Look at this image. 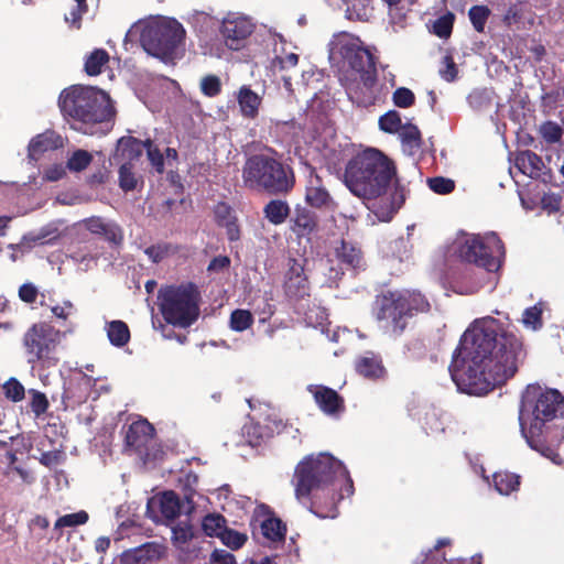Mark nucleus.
<instances>
[{
    "instance_id": "c85d7f7f",
    "label": "nucleus",
    "mask_w": 564,
    "mask_h": 564,
    "mask_svg": "<svg viewBox=\"0 0 564 564\" xmlns=\"http://www.w3.org/2000/svg\"><path fill=\"white\" fill-rule=\"evenodd\" d=\"M107 336L115 346L122 347L130 339V332L122 321H112L107 325Z\"/></svg>"
},
{
    "instance_id": "bb28decb",
    "label": "nucleus",
    "mask_w": 564,
    "mask_h": 564,
    "mask_svg": "<svg viewBox=\"0 0 564 564\" xmlns=\"http://www.w3.org/2000/svg\"><path fill=\"white\" fill-rule=\"evenodd\" d=\"M337 258L351 268H359L362 263L361 251L352 243L341 241L340 246L336 248Z\"/></svg>"
},
{
    "instance_id": "6e6d98bb",
    "label": "nucleus",
    "mask_w": 564,
    "mask_h": 564,
    "mask_svg": "<svg viewBox=\"0 0 564 564\" xmlns=\"http://www.w3.org/2000/svg\"><path fill=\"white\" fill-rule=\"evenodd\" d=\"M299 63V56L295 53H288L284 56H278L274 59V66L280 69L294 68Z\"/></svg>"
},
{
    "instance_id": "f704fd0d",
    "label": "nucleus",
    "mask_w": 564,
    "mask_h": 564,
    "mask_svg": "<svg viewBox=\"0 0 564 564\" xmlns=\"http://www.w3.org/2000/svg\"><path fill=\"white\" fill-rule=\"evenodd\" d=\"M138 178L130 162L122 163L119 167V185L123 191H132L137 187Z\"/></svg>"
},
{
    "instance_id": "ea45409f",
    "label": "nucleus",
    "mask_w": 564,
    "mask_h": 564,
    "mask_svg": "<svg viewBox=\"0 0 564 564\" xmlns=\"http://www.w3.org/2000/svg\"><path fill=\"white\" fill-rule=\"evenodd\" d=\"M93 156L85 150L75 151L72 156L67 161V166L69 170L79 172L85 170L91 162Z\"/></svg>"
},
{
    "instance_id": "2eb2a0df",
    "label": "nucleus",
    "mask_w": 564,
    "mask_h": 564,
    "mask_svg": "<svg viewBox=\"0 0 564 564\" xmlns=\"http://www.w3.org/2000/svg\"><path fill=\"white\" fill-rule=\"evenodd\" d=\"M405 297L400 292H389L384 294L380 302V311L378 317L380 319L391 321L394 329L401 332L404 326L400 324V319L408 315L405 308Z\"/></svg>"
},
{
    "instance_id": "a878e982",
    "label": "nucleus",
    "mask_w": 564,
    "mask_h": 564,
    "mask_svg": "<svg viewBox=\"0 0 564 564\" xmlns=\"http://www.w3.org/2000/svg\"><path fill=\"white\" fill-rule=\"evenodd\" d=\"M159 508L166 520H173L181 513V501L173 491H165L159 498Z\"/></svg>"
},
{
    "instance_id": "0e129e2a",
    "label": "nucleus",
    "mask_w": 564,
    "mask_h": 564,
    "mask_svg": "<svg viewBox=\"0 0 564 564\" xmlns=\"http://www.w3.org/2000/svg\"><path fill=\"white\" fill-rule=\"evenodd\" d=\"M166 248L162 246H152L145 249V253L153 262L161 261L166 256Z\"/></svg>"
},
{
    "instance_id": "1a4fd4ad",
    "label": "nucleus",
    "mask_w": 564,
    "mask_h": 564,
    "mask_svg": "<svg viewBox=\"0 0 564 564\" xmlns=\"http://www.w3.org/2000/svg\"><path fill=\"white\" fill-rule=\"evenodd\" d=\"M160 311L164 319L177 327H188L199 315V292L192 284L171 285L160 290Z\"/></svg>"
},
{
    "instance_id": "e2e57ef3",
    "label": "nucleus",
    "mask_w": 564,
    "mask_h": 564,
    "mask_svg": "<svg viewBox=\"0 0 564 564\" xmlns=\"http://www.w3.org/2000/svg\"><path fill=\"white\" fill-rule=\"evenodd\" d=\"M230 263V260L226 256H219L214 258L207 267L209 272H219L226 269Z\"/></svg>"
},
{
    "instance_id": "a19ab883",
    "label": "nucleus",
    "mask_w": 564,
    "mask_h": 564,
    "mask_svg": "<svg viewBox=\"0 0 564 564\" xmlns=\"http://www.w3.org/2000/svg\"><path fill=\"white\" fill-rule=\"evenodd\" d=\"M490 10L486 6H474L469 9V19L478 32H482Z\"/></svg>"
},
{
    "instance_id": "c756f323",
    "label": "nucleus",
    "mask_w": 564,
    "mask_h": 564,
    "mask_svg": "<svg viewBox=\"0 0 564 564\" xmlns=\"http://www.w3.org/2000/svg\"><path fill=\"white\" fill-rule=\"evenodd\" d=\"M109 62V54L101 48H96L86 58L85 72L89 76H97L102 72V67Z\"/></svg>"
},
{
    "instance_id": "4c0bfd02",
    "label": "nucleus",
    "mask_w": 564,
    "mask_h": 564,
    "mask_svg": "<svg viewBox=\"0 0 564 564\" xmlns=\"http://www.w3.org/2000/svg\"><path fill=\"white\" fill-rule=\"evenodd\" d=\"M403 297H405V308L408 314H411L412 311L415 312H425L429 310V302L420 294L415 292H403L401 293Z\"/></svg>"
},
{
    "instance_id": "393cba45",
    "label": "nucleus",
    "mask_w": 564,
    "mask_h": 564,
    "mask_svg": "<svg viewBox=\"0 0 564 564\" xmlns=\"http://www.w3.org/2000/svg\"><path fill=\"white\" fill-rule=\"evenodd\" d=\"M240 110L245 117L254 118L261 104V98L250 88L243 86L238 94Z\"/></svg>"
},
{
    "instance_id": "f03ea898",
    "label": "nucleus",
    "mask_w": 564,
    "mask_h": 564,
    "mask_svg": "<svg viewBox=\"0 0 564 564\" xmlns=\"http://www.w3.org/2000/svg\"><path fill=\"white\" fill-rule=\"evenodd\" d=\"M395 176L393 162L376 149L356 154L346 165L344 182L349 191L364 200L380 199L371 209L380 221H389L400 208L402 197L391 189Z\"/></svg>"
},
{
    "instance_id": "4be33fe9",
    "label": "nucleus",
    "mask_w": 564,
    "mask_h": 564,
    "mask_svg": "<svg viewBox=\"0 0 564 564\" xmlns=\"http://www.w3.org/2000/svg\"><path fill=\"white\" fill-rule=\"evenodd\" d=\"M82 225L91 234L105 236L108 240L113 242H118L122 238L118 227L105 224L99 217L85 219Z\"/></svg>"
},
{
    "instance_id": "423d86ee",
    "label": "nucleus",
    "mask_w": 564,
    "mask_h": 564,
    "mask_svg": "<svg viewBox=\"0 0 564 564\" xmlns=\"http://www.w3.org/2000/svg\"><path fill=\"white\" fill-rule=\"evenodd\" d=\"M58 104L65 116L83 123L102 122L113 113L109 96L90 86L74 85L64 89Z\"/></svg>"
},
{
    "instance_id": "5fc2aeb1",
    "label": "nucleus",
    "mask_w": 564,
    "mask_h": 564,
    "mask_svg": "<svg viewBox=\"0 0 564 564\" xmlns=\"http://www.w3.org/2000/svg\"><path fill=\"white\" fill-rule=\"evenodd\" d=\"M440 75L446 82H453L457 77V68L451 56L443 58V67L440 69Z\"/></svg>"
},
{
    "instance_id": "412c9836",
    "label": "nucleus",
    "mask_w": 564,
    "mask_h": 564,
    "mask_svg": "<svg viewBox=\"0 0 564 564\" xmlns=\"http://www.w3.org/2000/svg\"><path fill=\"white\" fill-rule=\"evenodd\" d=\"M284 286L285 291L292 296H297L305 291L306 278L303 265L296 260H291L289 263Z\"/></svg>"
},
{
    "instance_id": "20e7f679",
    "label": "nucleus",
    "mask_w": 564,
    "mask_h": 564,
    "mask_svg": "<svg viewBox=\"0 0 564 564\" xmlns=\"http://www.w3.org/2000/svg\"><path fill=\"white\" fill-rule=\"evenodd\" d=\"M329 58L347 73L348 88L370 90L377 79L372 55L361 46L359 39L343 33L330 43Z\"/></svg>"
},
{
    "instance_id": "6ab92c4d",
    "label": "nucleus",
    "mask_w": 564,
    "mask_h": 564,
    "mask_svg": "<svg viewBox=\"0 0 564 564\" xmlns=\"http://www.w3.org/2000/svg\"><path fill=\"white\" fill-rule=\"evenodd\" d=\"M63 145V140L54 131H45L33 138L29 144V156L37 160L44 152L55 150Z\"/></svg>"
},
{
    "instance_id": "9d476101",
    "label": "nucleus",
    "mask_w": 564,
    "mask_h": 564,
    "mask_svg": "<svg viewBox=\"0 0 564 564\" xmlns=\"http://www.w3.org/2000/svg\"><path fill=\"white\" fill-rule=\"evenodd\" d=\"M454 246L455 251L465 261L473 262L488 272H495L500 268L503 246L494 234L485 238L466 235L457 238Z\"/></svg>"
},
{
    "instance_id": "4468645a",
    "label": "nucleus",
    "mask_w": 564,
    "mask_h": 564,
    "mask_svg": "<svg viewBox=\"0 0 564 564\" xmlns=\"http://www.w3.org/2000/svg\"><path fill=\"white\" fill-rule=\"evenodd\" d=\"M172 543L178 551L181 561L188 562L197 557L198 547L194 543L195 532L187 522H180L172 527Z\"/></svg>"
},
{
    "instance_id": "aec40b11",
    "label": "nucleus",
    "mask_w": 564,
    "mask_h": 564,
    "mask_svg": "<svg viewBox=\"0 0 564 564\" xmlns=\"http://www.w3.org/2000/svg\"><path fill=\"white\" fill-rule=\"evenodd\" d=\"M143 148H145V142L132 137H123L118 141L113 160L118 162L128 160L131 163L141 156Z\"/></svg>"
},
{
    "instance_id": "5701e85b",
    "label": "nucleus",
    "mask_w": 564,
    "mask_h": 564,
    "mask_svg": "<svg viewBox=\"0 0 564 564\" xmlns=\"http://www.w3.org/2000/svg\"><path fill=\"white\" fill-rule=\"evenodd\" d=\"M542 160L531 151L520 152L516 156V166L524 175L530 177L538 176L542 169Z\"/></svg>"
},
{
    "instance_id": "c9c22d12",
    "label": "nucleus",
    "mask_w": 564,
    "mask_h": 564,
    "mask_svg": "<svg viewBox=\"0 0 564 564\" xmlns=\"http://www.w3.org/2000/svg\"><path fill=\"white\" fill-rule=\"evenodd\" d=\"M542 304L539 303L532 307L527 308L522 315V323L527 328L536 330L542 326Z\"/></svg>"
},
{
    "instance_id": "69168bd1",
    "label": "nucleus",
    "mask_w": 564,
    "mask_h": 564,
    "mask_svg": "<svg viewBox=\"0 0 564 564\" xmlns=\"http://www.w3.org/2000/svg\"><path fill=\"white\" fill-rule=\"evenodd\" d=\"M61 454L57 452H47L42 454L40 462L47 467H55L59 464Z\"/></svg>"
},
{
    "instance_id": "ddd939ff",
    "label": "nucleus",
    "mask_w": 564,
    "mask_h": 564,
    "mask_svg": "<svg viewBox=\"0 0 564 564\" xmlns=\"http://www.w3.org/2000/svg\"><path fill=\"white\" fill-rule=\"evenodd\" d=\"M154 427L147 420H138L129 426L126 434L127 447L140 457L149 456V446L153 442Z\"/></svg>"
},
{
    "instance_id": "13d9d810",
    "label": "nucleus",
    "mask_w": 564,
    "mask_h": 564,
    "mask_svg": "<svg viewBox=\"0 0 564 564\" xmlns=\"http://www.w3.org/2000/svg\"><path fill=\"white\" fill-rule=\"evenodd\" d=\"M210 564H236L232 554L225 550H216L210 555Z\"/></svg>"
},
{
    "instance_id": "052dcab7",
    "label": "nucleus",
    "mask_w": 564,
    "mask_h": 564,
    "mask_svg": "<svg viewBox=\"0 0 564 564\" xmlns=\"http://www.w3.org/2000/svg\"><path fill=\"white\" fill-rule=\"evenodd\" d=\"M541 205L549 213L556 212L560 208V197L555 194H544L541 198Z\"/></svg>"
},
{
    "instance_id": "0eeeda50",
    "label": "nucleus",
    "mask_w": 564,
    "mask_h": 564,
    "mask_svg": "<svg viewBox=\"0 0 564 564\" xmlns=\"http://www.w3.org/2000/svg\"><path fill=\"white\" fill-rule=\"evenodd\" d=\"M242 181L251 189H263L271 194L288 192L294 185L292 172L265 155H253L247 160L242 169Z\"/></svg>"
},
{
    "instance_id": "49530a36",
    "label": "nucleus",
    "mask_w": 564,
    "mask_h": 564,
    "mask_svg": "<svg viewBox=\"0 0 564 564\" xmlns=\"http://www.w3.org/2000/svg\"><path fill=\"white\" fill-rule=\"evenodd\" d=\"M219 539L224 544L231 549H239L247 541V536L242 533H239L235 530H228L225 528Z\"/></svg>"
},
{
    "instance_id": "4d7b16f0",
    "label": "nucleus",
    "mask_w": 564,
    "mask_h": 564,
    "mask_svg": "<svg viewBox=\"0 0 564 564\" xmlns=\"http://www.w3.org/2000/svg\"><path fill=\"white\" fill-rule=\"evenodd\" d=\"M214 213H215V217H216L217 221L219 223V225H223V226L230 225L231 209L227 204H225V203L217 204Z\"/></svg>"
},
{
    "instance_id": "f3484780",
    "label": "nucleus",
    "mask_w": 564,
    "mask_h": 564,
    "mask_svg": "<svg viewBox=\"0 0 564 564\" xmlns=\"http://www.w3.org/2000/svg\"><path fill=\"white\" fill-rule=\"evenodd\" d=\"M307 390L324 413L335 415L343 412L344 400L335 390L322 384H311Z\"/></svg>"
},
{
    "instance_id": "3c124183",
    "label": "nucleus",
    "mask_w": 564,
    "mask_h": 564,
    "mask_svg": "<svg viewBox=\"0 0 564 564\" xmlns=\"http://www.w3.org/2000/svg\"><path fill=\"white\" fill-rule=\"evenodd\" d=\"M430 188L437 194H448L454 187V181L445 177H433L429 180Z\"/></svg>"
},
{
    "instance_id": "de8ad7c7",
    "label": "nucleus",
    "mask_w": 564,
    "mask_h": 564,
    "mask_svg": "<svg viewBox=\"0 0 564 564\" xmlns=\"http://www.w3.org/2000/svg\"><path fill=\"white\" fill-rule=\"evenodd\" d=\"M145 148L148 158L152 164V166L156 170L158 173L164 172V156L160 152V150L155 147H153L151 140L145 141Z\"/></svg>"
},
{
    "instance_id": "603ef678",
    "label": "nucleus",
    "mask_w": 564,
    "mask_h": 564,
    "mask_svg": "<svg viewBox=\"0 0 564 564\" xmlns=\"http://www.w3.org/2000/svg\"><path fill=\"white\" fill-rule=\"evenodd\" d=\"M414 101L413 93L408 88H399L393 94V102L401 108L410 107Z\"/></svg>"
},
{
    "instance_id": "c03bdc74",
    "label": "nucleus",
    "mask_w": 564,
    "mask_h": 564,
    "mask_svg": "<svg viewBox=\"0 0 564 564\" xmlns=\"http://www.w3.org/2000/svg\"><path fill=\"white\" fill-rule=\"evenodd\" d=\"M3 390H4L6 397L13 402H19L24 399L25 389L21 384V382L14 378L9 379L3 384Z\"/></svg>"
},
{
    "instance_id": "2f4dec72",
    "label": "nucleus",
    "mask_w": 564,
    "mask_h": 564,
    "mask_svg": "<svg viewBox=\"0 0 564 564\" xmlns=\"http://www.w3.org/2000/svg\"><path fill=\"white\" fill-rule=\"evenodd\" d=\"M494 484L499 494L509 495L518 489L519 476L507 471L496 473L494 475Z\"/></svg>"
},
{
    "instance_id": "7c9ffc66",
    "label": "nucleus",
    "mask_w": 564,
    "mask_h": 564,
    "mask_svg": "<svg viewBox=\"0 0 564 564\" xmlns=\"http://www.w3.org/2000/svg\"><path fill=\"white\" fill-rule=\"evenodd\" d=\"M290 207L283 200H271L264 207L265 217L274 225L282 224L289 216Z\"/></svg>"
},
{
    "instance_id": "b1692460",
    "label": "nucleus",
    "mask_w": 564,
    "mask_h": 564,
    "mask_svg": "<svg viewBox=\"0 0 564 564\" xmlns=\"http://www.w3.org/2000/svg\"><path fill=\"white\" fill-rule=\"evenodd\" d=\"M293 221L299 236L310 235L317 228V216L306 208H297Z\"/></svg>"
},
{
    "instance_id": "e433bc0d",
    "label": "nucleus",
    "mask_w": 564,
    "mask_h": 564,
    "mask_svg": "<svg viewBox=\"0 0 564 564\" xmlns=\"http://www.w3.org/2000/svg\"><path fill=\"white\" fill-rule=\"evenodd\" d=\"M253 323L252 314L247 310H236L230 316V327L236 332H243Z\"/></svg>"
},
{
    "instance_id": "72a5a7b5",
    "label": "nucleus",
    "mask_w": 564,
    "mask_h": 564,
    "mask_svg": "<svg viewBox=\"0 0 564 564\" xmlns=\"http://www.w3.org/2000/svg\"><path fill=\"white\" fill-rule=\"evenodd\" d=\"M263 535L271 541H280L284 538L285 528L281 520L276 518H269L261 524Z\"/></svg>"
},
{
    "instance_id": "680f3d73",
    "label": "nucleus",
    "mask_w": 564,
    "mask_h": 564,
    "mask_svg": "<svg viewBox=\"0 0 564 564\" xmlns=\"http://www.w3.org/2000/svg\"><path fill=\"white\" fill-rule=\"evenodd\" d=\"M20 299L25 303H33L37 296V290L32 284H23L19 290Z\"/></svg>"
},
{
    "instance_id": "09e8293b",
    "label": "nucleus",
    "mask_w": 564,
    "mask_h": 564,
    "mask_svg": "<svg viewBox=\"0 0 564 564\" xmlns=\"http://www.w3.org/2000/svg\"><path fill=\"white\" fill-rule=\"evenodd\" d=\"M400 138L403 142L410 144L411 147H419L421 133L419 129L413 124L402 126L399 130Z\"/></svg>"
},
{
    "instance_id": "864d4df0",
    "label": "nucleus",
    "mask_w": 564,
    "mask_h": 564,
    "mask_svg": "<svg viewBox=\"0 0 564 564\" xmlns=\"http://www.w3.org/2000/svg\"><path fill=\"white\" fill-rule=\"evenodd\" d=\"M453 28V15H445L440 18L434 24V32L441 36L446 37L451 34Z\"/></svg>"
},
{
    "instance_id": "f8f14e48",
    "label": "nucleus",
    "mask_w": 564,
    "mask_h": 564,
    "mask_svg": "<svg viewBox=\"0 0 564 564\" xmlns=\"http://www.w3.org/2000/svg\"><path fill=\"white\" fill-rule=\"evenodd\" d=\"M253 29L254 24L248 17L231 13L223 20L220 34L227 47L239 50L245 45Z\"/></svg>"
},
{
    "instance_id": "a18cd8bd",
    "label": "nucleus",
    "mask_w": 564,
    "mask_h": 564,
    "mask_svg": "<svg viewBox=\"0 0 564 564\" xmlns=\"http://www.w3.org/2000/svg\"><path fill=\"white\" fill-rule=\"evenodd\" d=\"M29 394L31 395V410L36 415L40 416L44 414L48 409V400L46 395L37 390L31 389L29 391Z\"/></svg>"
},
{
    "instance_id": "58836bf2",
    "label": "nucleus",
    "mask_w": 564,
    "mask_h": 564,
    "mask_svg": "<svg viewBox=\"0 0 564 564\" xmlns=\"http://www.w3.org/2000/svg\"><path fill=\"white\" fill-rule=\"evenodd\" d=\"M89 519V516L86 511L82 510L75 513L65 514L59 517L54 527L55 529L66 528V527H77L85 524Z\"/></svg>"
},
{
    "instance_id": "473e14b6",
    "label": "nucleus",
    "mask_w": 564,
    "mask_h": 564,
    "mask_svg": "<svg viewBox=\"0 0 564 564\" xmlns=\"http://www.w3.org/2000/svg\"><path fill=\"white\" fill-rule=\"evenodd\" d=\"M226 520L220 514H207L202 522L203 531L209 536H220L225 530Z\"/></svg>"
},
{
    "instance_id": "7ed1b4c3",
    "label": "nucleus",
    "mask_w": 564,
    "mask_h": 564,
    "mask_svg": "<svg viewBox=\"0 0 564 564\" xmlns=\"http://www.w3.org/2000/svg\"><path fill=\"white\" fill-rule=\"evenodd\" d=\"M129 35H138L148 54L170 62L180 56L186 31L176 19L156 15L132 25Z\"/></svg>"
},
{
    "instance_id": "f257e3e1",
    "label": "nucleus",
    "mask_w": 564,
    "mask_h": 564,
    "mask_svg": "<svg viewBox=\"0 0 564 564\" xmlns=\"http://www.w3.org/2000/svg\"><path fill=\"white\" fill-rule=\"evenodd\" d=\"M499 332L492 317L476 319L462 336L449 367L456 384L470 394H485L518 370L525 352L512 332Z\"/></svg>"
},
{
    "instance_id": "bf43d9fd",
    "label": "nucleus",
    "mask_w": 564,
    "mask_h": 564,
    "mask_svg": "<svg viewBox=\"0 0 564 564\" xmlns=\"http://www.w3.org/2000/svg\"><path fill=\"white\" fill-rule=\"evenodd\" d=\"M74 311V305L70 301H65L63 304L55 305L51 308L53 315L61 319H66L69 315H72Z\"/></svg>"
},
{
    "instance_id": "a211bd4d",
    "label": "nucleus",
    "mask_w": 564,
    "mask_h": 564,
    "mask_svg": "<svg viewBox=\"0 0 564 564\" xmlns=\"http://www.w3.org/2000/svg\"><path fill=\"white\" fill-rule=\"evenodd\" d=\"M164 555V547L156 543H147L122 553L121 564H142L159 560Z\"/></svg>"
},
{
    "instance_id": "39448f33",
    "label": "nucleus",
    "mask_w": 564,
    "mask_h": 564,
    "mask_svg": "<svg viewBox=\"0 0 564 564\" xmlns=\"http://www.w3.org/2000/svg\"><path fill=\"white\" fill-rule=\"evenodd\" d=\"M563 401L556 390H543L535 386L527 388L519 421L523 436L533 448L538 449L535 438L542 435L546 424L562 411Z\"/></svg>"
},
{
    "instance_id": "338daca9",
    "label": "nucleus",
    "mask_w": 564,
    "mask_h": 564,
    "mask_svg": "<svg viewBox=\"0 0 564 564\" xmlns=\"http://www.w3.org/2000/svg\"><path fill=\"white\" fill-rule=\"evenodd\" d=\"M77 2V9L70 12V17L66 15V21L76 23L80 20L82 14L86 11V0H75Z\"/></svg>"
},
{
    "instance_id": "37998d69",
    "label": "nucleus",
    "mask_w": 564,
    "mask_h": 564,
    "mask_svg": "<svg viewBox=\"0 0 564 564\" xmlns=\"http://www.w3.org/2000/svg\"><path fill=\"white\" fill-rule=\"evenodd\" d=\"M539 132L542 138L549 143L558 142L562 138L563 130L562 128L553 121H546L542 123L539 128Z\"/></svg>"
},
{
    "instance_id": "9b49d317",
    "label": "nucleus",
    "mask_w": 564,
    "mask_h": 564,
    "mask_svg": "<svg viewBox=\"0 0 564 564\" xmlns=\"http://www.w3.org/2000/svg\"><path fill=\"white\" fill-rule=\"evenodd\" d=\"M62 339V333L52 325L40 322L33 324L23 336V347L29 362H47L54 360V352Z\"/></svg>"
},
{
    "instance_id": "dca6fc26",
    "label": "nucleus",
    "mask_w": 564,
    "mask_h": 564,
    "mask_svg": "<svg viewBox=\"0 0 564 564\" xmlns=\"http://www.w3.org/2000/svg\"><path fill=\"white\" fill-rule=\"evenodd\" d=\"M305 202L316 209L333 210L336 207V203L323 184L322 178L314 171L310 172L305 191Z\"/></svg>"
},
{
    "instance_id": "79ce46f5",
    "label": "nucleus",
    "mask_w": 564,
    "mask_h": 564,
    "mask_svg": "<svg viewBox=\"0 0 564 564\" xmlns=\"http://www.w3.org/2000/svg\"><path fill=\"white\" fill-rule=\"evenodd\" d=\"M379 126H380L381 130H383L386 132H389V133L399 132V130L402 127L401 117H400L399 112L393 111V110L388 111L387 113H384L383 116L380 117Z\"/></svg>"
},
{
    "instance_id": "8fccbe9b",
    "label": "nucleus",
    "mask_w": 564,
    "mask_h": 564,
    "mask_svg": "<svg viewBox=\"0 0 564 564\" xmlns=\"http://www.w3.org/2000/svg\"><path fill=\"white\" fill-rule=\"evenodd\" d=\"M220 79L215 75H208L202 78L200 89L204 95L214 97L220 93Z\"/></svg>"
},
{
    "instance_id": "6e6552de",
    "label": "nucleus",
    "mask_w": 564,
    "mask_h": 564,
    "mask_svg": "<svg viewBox=\"0 0 564 564\" xmlns=\"http://www.w3.org/2000/svg\"><path fill=\"white\" fill-rule=\"evenodd\" d=\"M338 476H346L341 462L327 453L307 456L301 460L294 471V486L297 499L307 497L311 491L332 482Z\"/></svg>"
},
{
    "instance_id": "774afa93",
    "label": "nucleus",
    "mask_w": 564,
    "mask_h": 564,
    "mask_svg": "<svg viewBox=\"0 0 564 564\" xmlns=\"http://www.w3.org/2000/svg\"><path fill=\"white\" fill-rule=\"evenodd\" d=\"M65 174L63 166L54 165L45 171V178L47 181H57Z\"/></svg>"
},
{
    "instance_id": "cd10ccee",
    "label": "nucleus",
    "mask_w": 564,
    "mask_h": 564,
    "mask_svg": "<svg viewBox=\"0 0 564 564\" xmlns=\"http://www.w3.org/2000/svg\"><path fill=\"white\" fill-rule=\"evenodd\" d=\"M356 369L366 378H380L384 373L381 361L375 356L361 357L356 364Z\"/></svg>"
}]
</instances>
